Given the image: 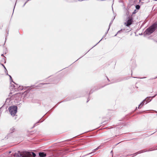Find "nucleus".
Segmentation results:
<instances>
[{"label":"nucleus","mask_w":157,"mask_h":157,"mask_svg":"<svg viewBox=\"0 0 157 157\" xmlns=\"http://www.w3.org/2000/svg\"><path fill=\"white\" fill-rule=\"evenodd\" d=\"M157 28V22L153 24L151 26L147 29L145 31L146 34L150 35L154 32Z\"/></svg>","instance_id":"obj_1"},{"label":"nucleus","mask_w":157,"mask_h":157,"mask_svg":"<svg viewBox=\"0 0 157 157\" xmlns=\"http://www.w3.org/2000/svg\"><path fill=\"white\" fill-rule=\"evenodd\" d=\"M9 110L12 116H14L17 111V107L15 105L11 106L9 108Z\"/></svg>","instance_id":"obj_2"},{"label":"nucleus","mask_w":157,"mask_h":157,"mask_svg":"<svg viewBox=\"0 0 157 157\" xmlns=\"http://www.w3.org/2000/svg\"><path fill=\"white\" fill-rule=\"evenodd\" d=\"M25 153H26V152H20L18 151L17 153L14 154L13 155L14 157H26Z\"/></svg>","instance_id":"obj_3"},{"label":"nucleus","mask_w":157,"mask_h":157,"mask_svg":"<svg viewBox=\"0 0 157 157\" xmlns=\"http://www.w3.org/2000/svg\"><path fill=\"white\" fill-rule=\"evenodd\" d=\"M132 21L133 18L132 17H130L127 18V21L124 24L126 26H129L132 24Z\"/></svg>","instance_id":"obj_4"},{"label":"nucleus","mask_w":157,"mask_h":157,"mask_svg":"<svg viewBox=\"0 0 157 157\" xmlns=\"http://www.w3.org/2000/svg\"><path fill=\"white\" fill-rule=\"evenodd\" d=\"M12 94L11 93H10V94L9 96L10 97V98L11 100H14L16 99L17 100L18 99V97L20 96V94L19 93H17L16 94H14L13 95H11Z\"/></svg>","instance_id":"obj_5"},{"label":"nucleus","mask_w":157,"mask_h":157,"mask_svg":"<svg viewBox=\"0 0 157 157\" xmlns=\"http://www.w3.org/2000/svg\"><path fill=\"white\" fill-rule=\"evenodd\" d=\"M25 154H26V157H32V156L35 157L36 156V154L33 152H26Z\"/></svg>","instance_id":"obj_6"},{"label":"nucleus","mask_w":157,"mask_h":157,"mask_svg":"<svg viewBox=\"0 0 157 157\" xmlns=\"http://www.w3.org/2000/svg\"><path fill=\"white\" fill-rule=\"evenodd\" d=\"M148 99V98H147L146 99H144L141 103L139 105L138 108H140L144 104H146L147 103L149 102L150 101H147V99Z\"/></svg>","instance_id":"obj_7"},{"label":"nucleus","mask_w":157,"mask_h":157,"mask_svg":"<svg viewBox=\"0 0 157 157\" xmlns=\"http://www.w3.org/2000/svg\"><path fill=\"white\" fill-rule=\"evenodd\" d=\"M148 99V98H147L146 99H144L141 103L139 105L138 108H140L144 104H146L147 103L149 102L150 101H147V99Z\"/></svg>","instance_id":"obj_8"},{"label":"nucleus","mask_w":157,"mask_h":157,"mask_svg":"<svg viewBox=\"0 0 157 157\" xmlns=\"http://www.w3.org/2000/svg\"><path fill=\"white\" fill-rule=\"evenodd\" d=\"M39 155L40 157H45L46 156V154L44 152H40L39 153Z\"/></svg>","instance_id":"obj_9"},{"label":"nucleus","mask_w":157,"mask_h":157,"mask_svg":"<svg viewBox=\"0 0 157 157\" xmlns=\"http://www.w3.org/2000/svg\"><path fill=\"white\" fill-rule=\"evenodd\" d=\"M15 130V128L13 127L11 128L10 130V133H12L14 132Z\"/></svg>","instance_id":"obj_10"},{"label":"nucleus","mask_w":157,"mask_h":157,"mask_svg":"<svg viewBox=\"0 0 157 157\" xmlns=\"http://www.w3.org/2000/svg\"><path fill=\"white\" fill-rule=\"evenodd\" d=\"M94 151H93L92 152L88 154H87V155H89L90 156H92L94 155L95 154L94 153Z\"/></svg>","instance_id":"obj_11"},{"label":"nucleus","mask_w":157,"mask_h":157,"mask_svg":"<svg viewBox=\"0 0 157 157\" xmlns=\"http://www.w3.org/2000/svg\"><path fill=\"white\" fill-rule=\"evenodd\" d=\"M147 98L148 99H147V101H151V97H147L145 99H147Z\"/></svg>","instance_id":"obj_12"},{"label":"nucleus","mask_w":157,"mask_h":157,"mask_svg":"<svg viewBox=\"0 0 157 157\" xmlns=\"http://www.w3.org/2000/svg\"><path fill=\"white\" fill-rule=\"evenodd\" d=\"M136 7L137 9L138 10L140 8V6L139 5H136Z\"/></svg>","instance_id":"obj_13"},{"label":"nucleus","mask_w":157,"mask_h":157,"mask_svg":"<svg viewBox=\"0 0 157 157\" xmlns=\"http://www.w3.org/2000/svg\"><path fill=\"white\" fill-rule=\"evenodd\" d=\"M144 151H144H143V150H142V151H140L137 152V153H138V154H139V153H140L143 152H145V151Z\"/></svg>","instance_id":"obj_14"},{"label":"nucleus","mask_w":157,"mask_h":157,"mask_svg":"<svg viewBox=\"0 0 157 157\" xmlns=\"http://www.w3.org/2000/svg\"><path fill=\"white\" fill-rule=\"evenodd\" d=\"M121 31H118V32H117V34H116L115 35V36H116L117 35V34H118V33H120V32H121Z\"/></svg>","instance_id":"obj_15"},{"label":"nucleus","mask_w":157,"mask_h":157,"mask_svg":"<svg viewBox=\"0 0 157 157\" xmlns=\"http://www.w3.org/2000/svg\"><path fill=\"white\" fill-rule=\"evenodd\" d=\"M112 24V22H111L110 24H109V28L108 29V30H109V27H110V25H111V24Z\"/></svg>","instance_id":"obj_16"},{"label":"nucleus","mask_w":157,"mask_h":157,"mask_svg":"<svg viewBox=\"0 0 157 157\" xmlns=\"http://www.w3.org/2000/svg\"><path fill=\"white\" fill-rule=\"evenodd\" d=\"M99 147H98L96 149H95L94 150H97L98 149Z\"/></svg>","instance_id":"obj_17"},{"label":"nucleus","mask_w":157,"mask_h":157,"mask_svg":"<svg viewBox=\"0 0 157 157\" xmlns=\"http://www.w3.org/2000/svg\"><path fill=\"white\" fill-rule=\"evenodd\" d=\"M9 75V76H10V79H11V80H12V77L11 76H10V75Z\"/></svg>","instance_id":"obj_18"},{"label":"nucleus","mask_w":157,"mask_h":157,"mask_svg":"<svg viewBox=\"0 0 157 157\" xmlns=\"http://www.w3.org/2000/svg\"><path fill=\"white\" fill-rule=\"evenodd\" d=\"M157 78V77H155V78H151V79H155L156 78Z\"/></svg>","instance_id":"obj_19"},{"label":"nucleus","mask_w":157,"mask_h":157,"mask_svg":"<svg viewBox=\"0 0 157 157\" xmlns=\"http://www.w3.org/2000/svg\"><path fill=\"white\" fill-rule=\"evenodd\" d=\"M2 65L4 67V68L6 69V68L4 66L3 64H2Z\"/></svg>","instance_id":"obj_20"},{"label":"nucleus","mask_w":157,"mask_h":157,"mask_svg":"<svg viewBox=\"0 0 157 157\" xmlns=\"http://www.w3.org/2000/svg\"><path fill=\"white\" fill-rule=\"evenodd\" d=\"M22 89H21L20 88H19V90H22Z\"/></svg>","instance_id":"obj_21"},{"label":"nucleus","mask_w":157,"mask_h":157,"mask_svg":"<svg viewBox=\"0 0 157 157\" xmlns=\"http://www.w3.org/2000/svg\"><path fill=\"white\" fill-rule=\"evenodd\" d=\"M155 95H155V96H153L152 97V98H154V97L155 96Z\"/></svg>","instance_id":"obj_22"},{"label":"nucleus","mask_w":157,"mask_h":157,"mask_svg":"<svg viewBox=\"0 0 157 157\" xmlns=\"http://www.w3.org/2000/svg\"><path fill=\"white\" fill-rule=\"evenodd\" d=\"M101 40H102V39H101L100 40V41L98 42V43L99 42H100Z\"/></svg>","instance_id":"obj_23"},{"label":"nucleus","mask_w":157,"mask_h":157,"mask_svg":"<svg viewBox=\"0 0 157 157\" xmlns=\"http://www.w3.org/2000/svg\"><path fill=\"white\" fill-rule=\"evenodd\" d=\"M11 153V152L10 151H9V153Z\"/></svg>","instance_id":"obj_24"},{"label":"nucleus","mask_w":157,"mask_h":157,"mask_svg":"<svg viewBox=\"0 0 157 157\" xmlns=\"http://www.w3.org/2000/svg\"><path fill=\"white\" fill-rule=\"evenodd\" d=\"M0 157H3L2 156H0Z\"/></svg>","instance_id":"obj_25"},{"label":"nucleus","mask_w":157,"mask_h":157,"mask_svg":"<svg viewBox=\"0 0 157 157\" xmlns=\"http://www.w3.org/2000/svg\"><path fill=\"white\" fill-rule=\"evenodd\" d=\"M107 32H108V31L106 32V34L107 33Z\"/></svg>","instance_id":"obj_26"},{"label":"nucleus","mask_w":157,"mask_h":157,"mask_svg":"<svg viewBox=\"0 0 157 157\" xmlns=\"http://www.w3.org/2000/svg\"><path fill=\"white\" fill-rule=\"evenodd\" d=\"M1 56H3V54H2Z\"/></svg>","instance_id":"obj_27"}]
</instances>
